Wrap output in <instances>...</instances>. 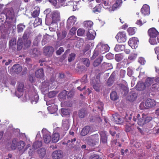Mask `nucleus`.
I'll list each match as a JSON object with an SVG mask.
<instances>
[{
  "label": "nucleus",
  "mask_w": 159,
  "mask_h": 159,
  "mask_svg": "<svg viewBox=\"0 0 159 159\" xmlns=\"http://www.w3.org/2000/svg\"><path fill=\"white\" fill-rule=\"evenodd\" d=\"M102 7L100 5L96 6L93 8V11L94 12H100L101 11Z\"/></svg>",
  "instance_id": "50"
},
{
  "label": "nucleus",
  "mask_w": 159,
  "mask_h": 159,
  "mask_svg": "<svg viewBox=\"0 0 159 159\" xmlns=\"http://www.w3.org/2000/svg\"><path fill=\"white\" fill-rule=\"evenodd\" d=\"M96 34L95 32L93 30H90L89 31L87 34V37L89 40H93Z\"/></svg>",
  "instance_id": "17"
},
{
  "label": "nucleus",
  "mask_w": 159,
  "mask_h": 159,
  "mask_svg": "<svg viewBox=\"0 0 159 159\" xmlns=\"http://www.w3.org/2000/svg\"><path fill=\"white\" fill-rule=\"evenodd\" d=\"M60 139V135L58 133H55L52 135V142L56 143H57Z\"/></svg>",
  "instance_id": "21"
},
{
  "label": "nucleus",
  "mask_w": 159,
  "mask_h": 159,
  "mask_svg": "<svg viewBox=\"0 0 159 159\" xmlns=\"http://www.w3.org/2000/svg\"><path fill=\"white\" fill-rule=\"evenodd\" d=\"M25 26L23 24H20L17 26V31L18 33L22 32L25 28Z\"/></svg>",
  "instance_id": "39"
},
{
  "label": "nucleus",
  "mask_w": 159,
  "mask_h": 159,
  "mask_svg": "<svg viewBox=\"0 0 159 159\" xmlns=\"http://www.w3.org/2000/svg\"><path fill=\"white\" fill-rule=\"evenodd\" d=\"M82 60L83 64L85 65L86 67H88L89 66L90 63L89 59L87 58H83L82 59Z\"/></svg>",
  "instance_id": "44"
},
{
  "label": "nucleus",
  "mask_w": 159,
  "mask_h": 159,
  "mask_svg": "<svg viewBox=\"0 0 159 159\" xmlns=\"http://www.w3.org/2000/svg\"><path fill=\"white\" fill-rule=\"evenodd\" d=\"M128 43L133 49H135L138 47L139 41L137 38L133 37L129 39Z\"/></svg>",
  "instance_id": "4"
},
{
  "label": "nucleus",
  "mask_w": 159,
  "mask_h": 159,
  "mask_svg": "<svg viewBox=\"0 0 159 159\" xmlns=\"http://www.w3.org/2000/svg\"><path fill=\"white\" fill-rule=\"evenodd\" d=\"M29 35L30 34L29 32L25 31L22 37L23 40L29 39L28 38L29 37Z\"/></svg>",
  "instance_id": "48"
},
{
  "label": "nucleus",
  "mask_w": 159,
  "mask_h": 159,
  "mask_svg": "<svg viewBox=\"0 0 159 159\" xmlns=\"http://www.w3.org/2000/svg\"><path fill=\"white\" fill-rule=\"evenodd\" d=\"M25 145V143L22 141H20L17 142V147L19 150H22Z\"/></svg>",
  "instance_id": "33"
},
{
  "label": "nucleus",
  "mask_w": 159,
  "mask_h": 159,
  "mask_svg": "<svg viewBox=\"0 0 159 159\" xmlns=\"http://www.w3.org/2000/svg\"><path fill=\"white\" fill-rule=\"evenodd\" d=\"M142 118L145 119V121L146 123H148L151 120H152V117L150 116H148L146 115L144 113L142 114Z\"/></svg>",
  "instance_id": "41"
},
{
  "label": "nucleus",
  "mask_w": 159,
  "mask_h": 159,
  "mask_svg": "<svg viewBox=\"0 0 159 159\" xmlns=\"http://www.w3.org/2000/svg\"><path fill=\"white\" fill-rule=\"evenodd\" d=\"M138 62L142 65H143L146 62L144 58L143 57H140L138 59Z\"/></svg>",
  "instance_id": "57"
},
{
  "label": "nucleus",
  "mask_w": 159,
  "mask_h": 159,
  "mask_svg": "<svg viewBox=\"0 0 159 159\" xmlns=\"http://www.w3.org/2000/svg\"><path fill=\"white\" fill-rule=\"evenodd\" d=\"M57 33L58 39L61 40L66 37L67 32L65 30H62L61 32L57 31Z\"/></svg>",
  "instance_id": "12"
},
{
  "label": "nucleus",
  "mask_w": 159,
  "mask_h": 159,
  "mask_svg": "<svg viewBox=\"0 0 159 159\" xmlns=\"http://www.w3.org/2000/svg\"><path fill=\"white\" fill-rule=\"evenodd\" d=\"M67 92L66 90H64L59 94V98L61 99H64L66 98Z\"/></svg>",
  "instance_id": "34"
},
{
  "label": "nucleus",
  "mask_w": 159,
  "mask_h": 159,
  "mask_svg": "<svg viewBox=\"0 0 159 159\" xmlns=\"http://www.w3.org/2000/svg\"><path fill=\"white\" fill-rule=\"evenodd\" d=\"M51 136L49 134H45L43 135V139L45 143H49L51 141Z\"/></svg>",
  "instance_id": "24"
},
{
  "label": "nucleus",
  "mask_w": 159,
  "mask_h": 159,
  "mask_svg": "<svg viewBox=\"0 0 159 159\" xmlns=\"http://www.w3.org/2000/svg\"><path fill=\"white\" fill-rule=\"evenodd\" d=\"M40 10L38 9V10H34L32 13V16L34 17H36L38 16L39 14Z\"/></svg>",
  "instance_id": "54"
},
{
  "label": "nucleus",
  "mask_w": 159,
  "mask_h": 159,
  "mask_svg": "<svg viewBox=\"0 0 159 159\" xmlns=\"http://www.w3.org/2000/svg\"><path fill=\"white\" fill-rule=\"evenodd\" d=\"M113 120L116 124H120L122 123L121 119L118 115H115L113 116Z\"/></svg>",
  "instance_id": "28"
},
{
  "label": "nucleus",
  "mask_w": 159,
  "mask_h": 159,
  "mask_svg": "<svg viewBox=\"0 0 159 159\" xmlns=\"http://www.w3.org/2000/svg\"><path fill=\"white\" fill-rule=\"evenodd\" d=\"M85 31L84 30L81 29H79L77 31V35L79 36H83L85 33Z\"/></svg>",
  "instance_id": "47"
},
{
  "label": "nucleus",
  "mask_w": 159,
  "mask_h": 159,
  "mask_svg": "<svg viewBox=\"0 0 159 159\" xmlns=\"http://www.w3.org/2000/svg\"><path fill=\"white\" fill-rule=\"evenodd\" d=\"M55 131L57 133H59V135L61 137H63L65 135L66 133V130H65L63 129V128L62 127L60 128L59 127H57L55 129Z\"/></svg>",
  "instance_id": "22"
},
{
  "label": "nucleus",
  "mask_w": 159,
  "mask_h": 159,
  "mask_svg": "<svg viewBox=\"0 0 159 159\" xmlns=\"http://www.w3.org/2000/svg\"><path fill=\"white\" fill-rule=\"evenodd\" d=\"M86 111L84 109H81L78 113L79 116L80 118H84L86 115Z\"/></svg>",
  "instance_id": "35"
},
{
  "label": "nucleus",
  "mask_w": 159,
  "mask_h": 159,
  "mask_svg": "<svg viewBox=\"0 0 159 159\" xmlns=\"http://www.w3.org/2000/svg\"><path fill=\"white\" fill-rule=\"evenodd\" d=\"M93 84V89L97 91H98L99 90V84H97L94 82Z\"/></svg>",
  "instance_id": "60"
},
{
  "label": "nucleus",
  "mask_w": 159,
  "mask_h": 159,
  "mask_svg": "<svg viewBox=\"0 0 159 159\" xmlns=\"http://www.w3.org/2000/svg\"><path fill=\"white\" fill-rule=\"evenodd\" d=\"M141 12L144 15H149L150 13V7L147 5H144L141 10Z\"/></svg>",
  "instance_id": "11"
},
{
  "label": "nucleus",
  "mask_w": 159,
  "mask_h": 159,
  "mask_svg": "<svg viewBox=\"0 0 159 159\" xmlns=\"http://www.w3.org/2000/svg\"><path fill=\"white\" fill-rule=\"evenodd\" d=\"M41 24L42 20L39 18H36L34 22V25H35V26L40 25Z\"/></svg>",
  "instance_id": "49"
},
{
  "label": "nucleus",
  "mask_w": 159,
  "mask_h": 159,
  "mask_svg": "<svg viewBox=\"0 0 159 159\" xmlns=\"http://www.w3.org/2000/svg\"><path fill=\"white\" fill-rule=\"evenodd\" d=\"M122 2V0H116V3L113 5V6L115 8L120 6Z\"/></svg>",
  "instance_id": "51"
},
{
  "label": "nucleus",
  "mask_w": 159,
  "mask_h": 159,
  "mask_svg": "<svg viewBox=\"0 0 159 159\" xmlns=\"http://www.w3.org/2000/svg\"><path fill=\"white\" fill-rule=\"evenodd\" d=\"M124 56L122 54H116L115 56V59L118 62L121 61L124 58Z\"/></svg>",
  "instance_id": "38"
},
{
  "label": "nucleus",
  "mask_w": 159,
  "mask_h": 159,
  "mask_svg": "<svg viewBox=\"0 0 159 159\" xmlns=\"http://www.w3.org/2000/svg\"><path fill=\"white\" fill-rule=\"evenodd\" d=\"M110 98L111 100L113 101L116 100L118 99V97L116 91H114L111 93Z\"/></svg>",
  "instance_id": "37"
},
{
  "label": "nucleus",
  "mask_w": 159,
  "mask_h": 159,
  "mask_svg": "<svg viewBox=\"0 0 159 159\" xmlns=\"http://www.w3.org/2000/svg\"><path fill=\"white\" fill-rule=\"evenodd\" d=\"M134 128L132 126H129L127 125L125 126V130L126 132H129L132 130Z\"/></svg>",
  "instance_id": "59"
},
{
  "label": "nucleus",
  "mask_w": 159,
  "mask_h": 159,
  "mask_svg": "<svg viewBox=\"0 0 159 159\" xmlns=\"http://www.w3.org/2000/svg\"><path fill=\"white\" fill-rule=\"evenodd\" d=\"M153 83V78H148L144 83L146 87L150 86Z\"/></svg>",
  "instance_id": "32"
},
{
  "label": "nucleus",
  "mask_w": 159,
  "mask_h": 159,
  "mask_svg": "<svg viewBox=\"0 0 159 159\" xmlns=\"http://www.w3.org/2000/svg\"><path fill=\"white\" fill-rule=\"evenodd\" d=\"M106 57L107 59H112L114 58V54L109 52L106 55Z\"/></svg>",
  "instance_id": "56"
},
{
  "label": "nucleus",
  "mask_w": 159,
  "mask_h": 159,
  "mask_svg": "<svg viewBox=\"0 0 159 159\" xmlns=\"http://www.w3.org/2000/svg\"><path fill=\"white\" fill-rule=\"evenodd\" d=\"M102 66L106 70H109L112 68L111 64L109 63L104 62L102 64Z\"/></svg>",
  "instance_id": "40"
},
{
  "label": "nucleus",
  "mask_w": 159,
  "mask_h": 159,
  "mask_svg": "<svg viewBox=\"0 0 159 159\" xmlns=\"http://www.w3.org/2000/svg\"><path fill=\"white\" fill-rule=\"evenodd\" d=\"M109 47L107 44H102L101 45L100 49L103 53L107 52L109 50Z\"/></svg>",
  "instance_id": "30"
},
{
  "label": "nucleus",
  "mask_w": 159,
  "mask_h": 159,
  "mask_svg": "<svg viewBox=\"0 0 159 159\" xmlns=\"http://www.w3.org/2000/svg\"><path fill=\"white\" fill-rule=\"evenodd\" d=\"M24 85L23 83H18L17 87V91L16 93L17 94V93H20L21 96L23 95L24 92Z\"/></svg>",
  "instance_id": "13"
},
{
  "label": "nucleus",
  "mask_w": 159,
  "mask_h": 159,
  "mask_svg": "<svg viewBox=\"0 0 159 159\" xmlns=\"http://www.w3.org/2000/svg\"><path fill=\"white\" fill-rule=\"evenodd\" d=\"M135 28L133 27H129L127 29V31L129 35H133L135 34Z\"/></svg>",
  "instance_id": "46"
},
{
  "label": "nucleus",
  "mask_w": 159,
  "mask_h": 159,
  "mask_svg": "<svg viewBox=\"0 0 159 159\" xmlns=\"http://www.w3.org/2000/svg\"><path fill=\"white\" fill-rule=\"evenodd\" d=\"M17 142L16 141V139H14L12 141L11 145V148L12 149L15 150V149L17 147Z\"/></svg>",
  "instance_id": "45"
},
{
  "label": "nucleus",
  "mask_w": 159,
  "mask_h": 159,
  "mask_svg": "<svg viewBox=\"0 0 159 159\" xmlns=\"http://www.w3.org/2000/svg\"><path fill=\"white\" fill-rule=\"evenodd\" d=\"M64 51V49L62 47H60L59 49L56 51V54L58 55H60Z\"/></svg>",
  "instance_id": "61"
},
{
  "label": "nucleus",
  "mask_w": 159,
  "mask_h": 159,
  "mask_svg": "<svg viewBox=\"0 0 159 159\" xmlns=\"http://www.w3.org/2000/svg\"><path fill=\"white\" fill-rule=\"evenodd\" d=\"M137 97V94L135 93H130L128 97V100L130 101L133 102L136 99Z\"/></svg>",
  "instance_id": "31"
},
{
  "label": "nucleus",
  "mask_w": 159,
  "mask_h": 159,
  "mask_svg": "<svg viewBox=\"0 0 159 159\" xmlns=\"http://www.w3.org/2000/svg\"><path fill=\"white\" fill-rule=\"evenodd\" d=\"M53 52L54 48L52 46H45L43 48V53L47 57H51Z\"/></svg>",
  "instance_id": "2"
},
{
  "label": "nucleus",
  "mask_w": 159,
  "mask_h": 159,
  "mask_svg": "<svg viewBox=\"0 0 159 159\" xmlns=\"http://www.w3.org/2000/svg\"><path fill=\"white\" fill-rule=\"evenodd\" d=\"M35 75L36 77L41 79H43L44 76L43 69L42 68H41L37 70L35 72Z\"/></svg>",
  "instance_id": "15"
},
{
  "label": "nucleus",
  "mask_w": 159,
  "mask_h": 159,
  "mask_svg": "<svg viewBox=\"0 0 159 159\" xmlns=\"http://www.w3.org/2000/svg\"><path fill=\"white\" fill-rule=\"evenodd\" d=\"M100 134L101 136L100 143L105 144L107 143V132L104 131H101Z\"/></svg>",
  "instance_id": "10"
},
{
  "label": "nucleus",
  "mask_w": 159,
  "mask_h": 159,
  "mask_svg": "<svg viewBox=\"0 0 159 159\" xmlns=\"http://www.w3.org/2000/svg\"><path fill=\"white\" fill-rule=\"evenodd\" d=\"M24 45V48L27 49L30 47L31 44V42L30 39H27L26 40H23Z\"/></svg>",
  "instance_id": "36"
},
{
  "label": "nucleus",
  "mask_w": 159,
  "mask_h": 159,
  "mask_svg": "<svg viewBox=\"0 0 159 159\" xmlns=\"http://www.w3.org/2000/svg\"><path fill=\"white\" fill-rule=\"evenodd\" d=\"M103 59V57L101 56L97 59L94 62L93 65L95 67L99 66L101 63Z\"/></svg>",
  "instance_id": "29"
},
{
  "label": "nucleus",
  "mask_w": 159,
  "mask_h": 159,
  "mask_svg": "<svg viewBox=\"0 0 159 159\" xmlns=\"http://www.w3.org/2000/svg\"><path fill=\"white\" fill-rule=\"evenodd\" d=\"M74 95V92L73 90H71L67 94V98H71L73 97Z\"/></svg>",
  "instance_id": "63"
},
{
  "label": "nucleus",
  "mask_w": 159,
  "mask_h": 159,
  "mask_svg": "<svg viewBox=\"0 0 159 159\" xmlns=\"http://www.w3.org/2000/svg\"><path fill=\"white\" fill-rule=\"evenodd\" d=\"M117 41L119 43L125 42L127 39L125 33L124 32H119L116 37Z\"/></svg>",
  "instance_id": "3"
},
{
  "label": "nucleus",
  "mask_w": 159,
  "mask_h": 159,
  "mask_svg": "<svg viewBox=\"0 0 159 159\" xmlns=\"http://www.w3.org/2000/svg\"><path fill=\"white\" fill-rule=\"evenodd\" d=\"M70 123L69 120L66 119L63 120L62 121V126L63 129L65 130H68L69 128Z\"/></svg>",
  "instance_id": "18"
},
{
  "label": "nucleus",
  "mask_w": 159,
  "mask_h": 159,
  "mask_svg": "<svg viewBox=\"0 0 159 159\" xmlns=\"http://www.w3.org/2000/svg\"><path fill=\"white\" fill-rule=\"evenodd\" d=\"M53 159H61L63 157V152L61 150H57L52 154Z\"/></svg>",
  "instance_id": "7"
},
{
  "label": "nucleus",
  "mask_w": 159,
  "mask_h": 159,
  "mask_svg": "<svg viewBox=\"0 0 159 159\" xmlns=\"http://www.w3.org/2000/svg\"><path fill=\"white\" fill-rule=\"evenodd\" d=\"M145 107L148 108L154 107L156 105V103L154 99L148 98L145 101Z\"/></svg>",
  "instance_id": "6"
},
{
  "label": "nucleus",
  "mask_w": 159,
  "mask_h": 159,
  "mask_svg": "<svg viewBox=\"0 0 159 159\" xmlns=\"http://www.w3.org/2000/svg\"><path fill=\"white\" fill-rule=\"evenodd\" d=\"M12 69L15 73L18 74L21 71L22 68L19 64H16L13 66Z\"/></svg>",
  "instance_id": "16"
},
{
  "label": "nucleus",
  "mask_w": 159,
  "mask_h": 159,
  "mask_svg": "<svg viewBox=\"0 0 159 159\" xmlns=\"http://www.w3.org/2000/svg\"><path fill=\"white\" fill-rule=\"evenodd\" d=\"M93 23L91 21H87L85 22L84 24V26L89 29L93 25Z\"/></svg>",
  "instance_id": "43"
},
{
  "label": "nucleus",
  "mask_w": 159,
  "mask_h": 159,
  "mask_svg": "<svg viewBox=\"0 0 159 159\" xmlns=\"http://www.w3.org/2000/svg\"><path fill=\"white\" fill-rule=\"evenodd\" d=\"M159 33L158 31L155 28H150L148 30V35L150 37L149 42L151 45L157 44V42L156 38L158 35Z\"/></svg>",
  "instance_id": "1"
},
{
  "label": "nucleus",
  "mask_w": 159,
  "mask_h": 159,
  "mask_svg": "<svg viewBox=\"0 0 159 159\" xmlns=\"http://www.w3.org/2000/svg\"><path fill=\"white\" fill-rule=\"evenodd\" d=\"M57 93L56 91H52L48 93V96L49 98H52L55 96Z\"/></svg>",
  "instance_id": "53"
},
{
  "label": "nucleus",
  "mask_w": 159,
  "mask_h": 159,
  "mask_svg": "<svg viewBox=\"0 0 159 159\" xmlns=\"http://www.w3.org/2000/svg\"><path fill=\"white\" fill-rule=\"evenodd\" d=\"M146 87L144 83L143 82H139L136 85L135 87L137 90L141 91L144 90Z\"/></svg>",
  "instance_id": "20"
},
{
  "label": "nucleus",
  "mask_w": 159,
  "mask_h": 159,
  "mask_svg": "<svg viewBox=\"0 0 159 159\" xmlns=\"http://www.w3.org/2000/svg\"><path fill=\"white\" fill-rule=\"evenodd\" d=\"M60 13L57 11H53L52 13V21L55 22L60 20Z\"/></svg>",
  "instance_id": "9"
},
{
  "label": "nucleus",
  "mask_w": 159,
  "mask_h": 159,
  "mask_svg": "<svg viewBox=\"0 0 159 159\" xmlns=\"http://www.w3.org/2000/svg\"><path fill=\"white\" fill-rule=\"evenodd\" d=\"M16 39L15 38H12L9 41V48L14 51L16 49Z\"/></svg>",
  "instance_id": "8"
},
{
  "label": "nucleus",
  "mask_w": 159,
  "mask_h": 159,
  "mask_svg": "<svg viewBox=\"0 0 159 159\" xmlns=\"http://www.w3.org/2000/svg\"><path fill=\"white\" fill-rule=\"evenodd\" d=\"M6 17V21L8 23H10L14 19V16L12 13L9 11L6 14H5Z\"/></svg>",
  "instance_id": "19"
},
{
  "label": "nucleus",
  "mask_w": 159,
  "mask_h": 159,
  "mask_svg": "<svg viewBox=\"0 0 159 159\" xmlns=\"http://www.w3.org/2000/svg\"><path fill=\"white\" fill-rule=\"evenodd\" d=\"M39 99V96L38 95L35 94L34 96V99H32V102H35L36 103Z\"/></svg>",
  "instance_id": "64"
},
{
  "label": "nucleus",
  "mask_w": 159,
  "mask_h": 159,
  "mask_svg": "<svg viewBox=\"0 0 159 159\" xmlns=\"http://www.w3.org/2000/svg\"><path fill=\"white\" fill-rule=\"evenodd\" d=\"M124 48V46L120 45H116L115 48V50L116 52H120L122 51Z\"/></svg>",
  "instance_id": "42"
},
{
  "label": "nucleus",
  "mask_w": 159,
  "mask_h": 159,
  "mask_svg": "<svg viewBox=\"0 0 159 159\" xmlns=\"http://www.w3.org/2000/svg\"><path fill=\"white\" fill-rule=\"evenodd\" d=\"M89 159H102L98 155L93 154L91 155L89 157Z\"/></svg>",
  "instance_id": "58"
},
{
  "label": "nucleus",
  "mask_w": 159,
  "mask_h": 159,
  "mask_svg": "<svg viewBox=\"0 0 159 159\" xmlns=\"http://www.w3.org/2000/svg\"><path fill=\"white\" fill-rule=\"evenodd\" d=\"M90 129V126L88 125L85 126L81 130L80 135L82 136L87 135L89 133Z\"/></svg>",
  "instance_id": "14"
},
{
  "label": "nucleus",
  "mask_w": 159,
  "mask_h": 159,
  "mask_svg": "<svg viewBox=\"0 0 159 159\" xmlns=\"http://www.w3.org/2000/svg\"><path fill=\"white\" fill-rule=\"evenodd\" d=\"M42 145L41 139L39 140H37L35 141L33 143V147L34 149H37L41 147Z\"/></svg>",
  "instance_id": "27"
},
{
  "label": "nucleus",
  "mask_w": 159,
  "mask_h": 159,
  "mask_svg": "<svg viewBox=\"0 0 159 159\" xmlns=\"http://www.w3.org/2000/svg\"><path fill=\"white\" fill-rule=\"evenodd\" d=\"M76 21V18L74 16H70L67 20L66 24V28L70 29L75 24Z\"/></svg>",
  "instance_id": "5"
},
{
  "label": "nucleus",
  "mask_w": 159,
  "mask_h": 159,
  "mask_svg": "<svg viewBox=\"0 0 159 159\" xmlns=\"http://www.w3.org/2000/svg\"><path fill=\"white\" fill-rule=\"evenodd\" d=\"M145 123H146L144 118H143L142 117L138 119V124L139 125H143Z\"/></svg>",
  "instance_id": "52"
},
{
  "label": "nucleus",
  "mask_w": 159,
  "mask_h": 159,
  "mask_svg": "<svg viewBox=\"0 0 159 159\" xmlns=\"http://www.w3.org/2000/svg\"><path fill=\"white\" fill-rule=\"evenodd\" d=\"M46 150L44 148L39 149L37 151L38 153L40 158H43L46 155Z\"/></svg>",
  "instance_id": "25"
},
{
  "label": "nucleus",
  "mask_w": 159,
  "mask_h": 159,
  "mask_svg": "<svg viewBox=\"0 0 159 159\" xmlns=\"http://www.w3.org/2000/svg\"><path fill=\"white\" fill-rule=\"evenodd\" d=\"M24 45L23 42L21 38H18L17 43V50L18 51L20 50Z\"/></svg>",
  "instance_id": "26"
},
{
  "label": "nucleus",
  "mask_w": 159,
  "mask_h": 159,
  "mask_svg": "<svg viewBox=\"0 0 159 159\" xmlns=\"http://www.w3.org/2000/svg\"><path fill=\"white\" fill-rule=\"evenodd\" d=\"M61 112L64 115H67L69 114L68 110L65 108L61 109Z\"/></svg>",
  "instance_id": "62"
},
{
  "label": "nucleus",
  "mask_w": 159,
  "mask_h": 159,
  "mask_svg": "<svg viewBox=\"0 0 159 159\" xmlns=\"http://www.w3.org/2000/svg\"><path fill=\"white\" fill-rule=\"evenodd\" d=\"M75 54L74 53H72L70 54L68 57L69 62H71L72 60H73L75 59Z\"/></svg>",
  "instance_id": "55"
},
{
  "label": "nucleus",
  "mask_w": 159,
  "mask_h": 159,
  "mask_svg": "<svg viewBox=\"0 0 159 159\" xmlns=\"http://www.w3.org/2000/svg\"><path fill=\"white\" fill-rule=\"evenodd\" d=\"M115 74L112 73L111 75L107 81V84L108 86H111L113 84L115 80Z\"/></svg>",
  "instance_id": "23"
}]
</instances>
